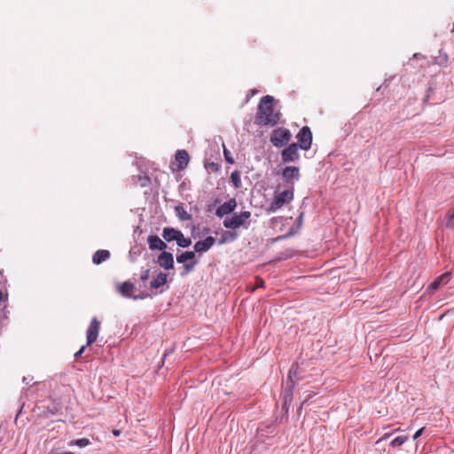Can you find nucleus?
<instances>
[{
	"label": "nucleus",
	"instance_id": "4468645a",
	"mask_svg": "<svg viewBox=\"0 0 454 454\" xmlns=\"http://www.w3.org/2000/svg\"><path fill=\"white\" fill-rule=\"evenodd\" d=\"M176 160L178 163V168L184 169L187 167L189 162V154L184 150H178L176 153Z\"/></svg>",
	"mask_w": 454,
	"mask_h": 454
},
{
	"label": "nucleus",
	"instance_id": "a878e982",
	"mask_svg": "<svg viewBox=\"0 0 454 454\" xmlns=\"http://www.w3.org/2000/svg\"><path fill=\"white\" fill-rule=\"evenodd\" d=\"M407 441V436L400 435L395 437L391 442L390 445L393 447H398L403 445Z\"/></svg>",
	"mask_w": 454,
	"mask_h": 454
},
{
	"label": "nucleus",
	"instance_id": "c85d7f7f",
	"mask_svg": "<svg viewBox=\"0 0 454 454\" xmlns=\"http://www.w3.org/2000/svg\"><path fill=\"white\" fill-rule=\"evenodd\" d=\"M150 277V270L149 269H146L145 270L143 271L141 277H140V279L145 282Z\"/></svg>",
	"mask_w": 454,
	"mask_h": 454
},
{
	"label": "nucleus",
	"instance_id": "f03ea898",
	"mask_svg": "<svg viewBox=\"0 0 454 454\" xmlns=\"http://www.w3.org/2000/svg\"><path fill=\"white\" fill-rule=\"evenodd\" d=\"M251 213L249 211H243L239 214H233L231 216L225 217L223 225L227 229L236 230L240 227L247 229L249 226V218Z\"/></svg>",
	"mask_w": 454,
	"mask_h": 454
},
{
	"label": "nucleus",
	"instance_id": "1a4fd4ad",
	"mask_svg": "<svg viewBox=\"0 0 454 454\" xmlns=\"http://www.w3.org/2000/svg\"><path fill=\"white\" fill-rule=\"evenodd\" d=\"M236 207H237L236 200L231 199L217 207V209L215 211V215L217 217L222 218L224 215H227L232 213L235 210Z\"/></svg>",
	"mask_w": 454,
	"mask_h": 454
},
{
	"label": "nucleus",
	"instance_id": "393cba45",
	"mask_svg": "<svg viewBox=\"0 0 454 454\" xmlns=\"http://www.w3.org/2000/svg\"><path fill=\"white\" fill-rule=\"evenodd\" d=\"M90 444V442L87 438L77 439L69 442V445H76L80 448H84Z\"/></svg>",
	"mask_w": 454,
	"mask_h": 454
},
{
	"label": "nucleus",
	"instance_id": "7c9ffc66",
	"mask_svg": "<svg viewBox=\"0 0 454 454\" xmlns=\"http://www.w3.org/2000/svg\"><path fill=\"white\" fill-rule=\"evenodd\" d=\"M424 431V427L419 429L413 435V440L418 439L419 436H421L422 433Z\"/></svg>",
	"mask_w": 454,
	"mask_h": 454
},
{
	"label": "nucleus",
	"instance_id": "9d476101",
	"mask_svg": "<svg viewBox=\"0 0 454 454\" xmlns=\"http://www.w3.org/2000/svg\"><path fill=\"white\" fill-rule=\"evenodd\" d=\"M282 176L286 183L294 184L300 178L299 168L294 166L286 167L283 169Z\"/></svg>",
	"mask_w": 454,
	"mask_h": 454
},
{
	"label": "nucleus",
	"instance_id": "f704fd0d",
	"mask_svg": "<svg viewBox=\"0 0 454 454\" xmlns=\"http://www.w3.org/2000/svg\"><path fill=\"white\" fill-rule=\"evenodd\" d=\"M114 435H119V431L114 430Z\"/></svg>",
	"mask_w": 454,
	"mask_h": 454
},
{
	"label": "nucleus",
	"instance_id": "b1692460",
	"mask_svg": "<svg viewBox=\"0 0 454 454\" xmlns=\"http://www.w3.org/2000/svg\"><path fill=\"white\" fill-rule=\"evenodd\" d=\"M231 180L235 188H239L241 185L240 174L239 171H233L231 175Z\"/></svg>",
	"mask_w": 454,
	"mask_h": 454
},
{
	"label": "nucleus",
	"instance_id": "2f4dec72",
	"mask_svg": "<svg viewBox=\"0 0 454 454\" xmlns=\"http://www.w3.org/2000/svg\"><path fill=\"white\" fill-rule=\"evenodd\" d=\"M86 346H82L75 354L74 356L77 358L82 356V354L84 352Z\"/></svg>",
	"mask_w": 454,
	"mask_h": 454
},
{
	"label": "nucleus",
	"instance_id": "aec40b11",
	"mask_svg": "<svg viewBox=\"0 0 454 454\" xmlns=\"http://www.w3.org/2000/svg\"><path fill=\"white\" fill-rule=\"evenodd\" d=\"M175 213L176 215L181 220V221H187L191 219V215L187 213V211L184 209V207L182 205H177L175 207Z\"/></svg>",
	"mask_w": 454,
	"mask_h": 454
},
{
	"label": "nucleus",
	"instance_id": "ddd939ff",
	"mask_svg": "<svg viewBox=\"0 0 454 454\" xmlns=\"http://www.w3.org/2000/svg\"><path fill=\"white\" fill-rule=\"evenodd\" d=\"M147 242L150 249L152 250H160L163 252L167 248V244L156 235H150L147 239Z\"/></svg>",
	"mask_w": 454,
	"mask_h": 454
},
{
	"label": "nucleus",
	"instance_id": "bb28decb",
	"mask_svg": "<svg viewBox=\"0 0 454 454\" xmlns=\"http://www.w3.org/2000/svg\"><path fill=\"white\" fill-rule=\"evenodd\" d=\"M446 226H448V227H453L454 226V211L453 212H450L448 214V219H447Z\"/></svg>",
	"mask_w": 454,
	"mask_h": 454
},
{
	"label": "nucleus",
	"instance_id": "4be33fe9",
	"mask_svg": "<svg viewBox=\"0 0 454 454\" xmlns=\"http://www.w3.org/2000/svg\"><path fill=\"white\" fill-rule=\"evenodd\" d=\"M237 238V234L236 233H233V232H231V231H225L221 239H219V244H224L225 242H228V241H233L234 239H236Z\"/></svg>",
	"mask_w": 454,
	"mask_h": 454
},
{
	"label": "nucleus",
	"instance_id": "f3484780",
	"mask_svg": "<svg viewBox=\"0 0 454 454\" xmlns=\"http://www.w3.org/2000/svg\"><path fill=\"white\" fill-rule=\"evenodd\" d=\"M168 275L163 272L158 273L156 277L151 281V287L157 289L167 283Z\"/></svg>",
	"mask_w": 454,
	"mask_h": 454
},
{
	"label": "nucleus",
	"instance_id": "5701e85b",
	"mask_svg": "<svg viewBox=\"0 0 454 454\" xmlns=\"http://www.w3.org/2000/svg\"><path fill=\"white\" fill-rule=\"evenodd\" d=\"M176 243L180 247H188L192 244V240L184 236L182 232H180L178 238L176 239Z\"/></svg>",
	"mask_w": 454,
	"mask_h": 454
},
{
	"label": "nucleus",
	"instance_id": "a211bd4d",
	"mask_svg": "<svg viewBox=\"0 0 454 454\" xmlns=\"http://www.w3.org/2000/svg\"><path fill=\"white\" fill-rule=\"evenodd\" d=\"M110 257V253L107 250H98L93 257L92 261L95 264H100L104 261L107 260Z\"/></svg>",
	"mask_w": 454,
	"mask_h": 454
},
{
	"label": "nucleus",
	"instance_id": "473e14b6",
	"mask_svg": "<svg viewBox=\"0 0 454 454\" xmlns=\"http://www.w3.org/2000/svg\"><path fill=\"white\" fill-rule=\"evenodd\" d=\"M389 435H390V434H384V435H383V436H382V437H381V438L377 442V443H379L380 442H381V441H383V440L387 439V437H389Z\"/></svg>",
	"mask_w": 454,
	"mask_h": 454
},
{
	"label": "nucleus",
	"instance_id": "0eeeda50",
	"mask_svg": "<svg viewBox=\"0 0 454 454\" xmlns=\"http://www.w3.org/2000/svg\"><path fill=\"white\" fill-rule=\"evenodd\" d=\"M297 372H298V364H294L289 370L288 378L286 380V390H285V393H286L285 398L286 399L287 398V396L290 398L292 396L293 388L294 387V385H295V381H294V378L296 377Z\"/></svg>",
	"mask_w": 454,
	"mask_h": 454
},
{
	"label": "nucleus",
	"instance_id": "cd10ccee",
	"mask_svg": "<svg viewBox=\"0 0 454 454\" xmlns=\"http://www.w3.org/2000/svg\"><path fill=\"white\" fill-rule=\"evenodd\" d=\"M223 154L227 162L231 164L234 162L232 157L231 156V153L225 147L223 148Z\"/></svg>",
	"mask_w": 454,
	"mask_h": 454
},
{
	"label": "nucleus",
	"instance_id": "423d86ee",
	"mask_svg": "<svg viewBox=\"0 0 454 454\" xmlns=\"http://www.w3.org/2000/svg\"><path fill=\"white\" fill-rule=\"evenodd\" d=\"M298 148L299 146L296 143H293L285 148L281 153L282 160L284 162H294L298 160L300 157Z\"/></svg>",
	"mask_w": 454,
	"mask_h": 454
},
{
	"label": "nucleus",
	"instance_id": "2eb2a0df",
	"mask_svg": "<svg viewBox=\"0 0 454 454\" xmlns=\"http://www.w3.org/2000/svg\"><path fill=\"white\" fill-rule=\"evenodd\" d=\"M180 232V231H177L174 228H164L162 231V237L168 242L174 240L176 241V239L178 238Z\"/></svg>",
	"mask_w": 454,
	"mask_h": 454
},
{
	"label": "nucleus",
	"instance_id": "c756f323",
	"mask_svg": "<svg viewBox=\"0 0 454 454\" xmlns=\"http://www.w3.org/2000/svg\"><path fill=\"white\" fill-rule=\"evenodd\" d=\"M195 263L196 262L184 264V272L188 273V272L192 271L194 268Z\"/></svg>",
	"mask_w": 454,
	"mask_h": 454
},
{
	"label": "nucleus",
	"instance_id": "72a5a7b5",
	"mask_svg": "<svg viewBox=\"0 0 454 454\" xmlns=\"http://www.w3.org/2000/svg\"><path fill=\"white\" fill-rule=\"evenodd\" d=\"M71 452H65V453H57L55 451H51L50 453L48 454H70Z\"/></svg>",
	"mask_w": 454,
	"mask_h": 454
},
{
	"label": "nucleus",
	"instance_id": "20e7f679",
	"mask_svg": "<svg viewBox=\"0 0 454 454\" xmlns=\"http://www.w3.org/2000/svg\"><path fill=\"white\" fill-rule=\"evenodd\" d=\"M291 138V132L285 128H278L275 129L271 135L270 141L276 147H282Z\"/></svg>",
	"mask_w": 454,
	"mask_h": 454
},
{
	"label": "nucleus",
	"instance_id": "6e6552de",
	"mask_svg": "<svg viewBox=\"0 0 454 454\" xmlns=\"http://www.w3.org/2000/svg\"><path fill=\"white\" fill-rule=\"evenodd\" d=\"M100 327V322L97 317H93L87 330V345L92 344L98 338Z\"/></svg>",
	"mask_w": 454,
	"mask_h": 454
},
{
	"label": "nucleus",
	"instance_id": "7ed1b4c3",
	"mask_svg": "<svg viewBox=\"0 0 454 454\" xmlns=\"http://www.w3.org/2000/svg\"><path fill=\"white\" fill-rule=\"evenodd\" d=\"M294 199V189H287L283 192H276L273 200L271 201L269 210L275 212L281 208L284 205L288 204Z\"/></svg>",
	"mask_w": 454,
	"mask_h": 454
},
{
	"label": "nucleus",
	"instance_id": "412c9836",
	"mask_svg": "<svg viewBox=\"0 0 454 454\" xmlns=\"http://www.w3.org/2000/svg\"><path fill=\"white\" fill-rule=\"evenodd\" d=\"M195 257V252L187 251L176 256V262L178 263H184L189 260H193Z\"/></svg>",
	"mask_w": 454,
	"mask_h": 454
},
{
	"label": "nucleus",
	"instance_id": "f8f14e48",
	"mask_svg": "<svg viewBox=\"0 0 454 454\" xmlns=\"http://www.w3.org/2000/svg\"><path fill=\"white\" fill-rule=\"evenodd\" d=\"M215 238L209 236L206 238L204 240L197 241L194 244V250L195 252L202 253L207 252L209 248L213 247L215 244Z\"/></svg>",
	"mask_w": 454,
	"mask_h": 454
},
{
	"label": "nucleus",
	"instance_id": "6ab92c4d",
	"mask_svg": "<svg viewBox=\"0 0 454 454\" xmlns=\"http://www.w3.org/2000/svg\"><path fill=\"white\" fill-rule=\"evenodd\" d=\"M450 272H446V273L441 275L433 283L430 284V286H428V289L432 292L436 290L440 286L442 282H443V281L447 282V279L450 278Z\"/></svg>",
	"mask_w": 454,
	"mask_h": 454
},
{
	"label": "nucleus",
	"instance_id": "39448f33",
	"mask_svg": "<svg viewBox=\"0 0 454 454\" xmlns=\"http://www.w3.org/2000/svg\"><path fill=\"white\" fill-rule=\"evenodd\" d=\"M296 137L300 143L298 146H300L301 149L306 151L310 148L312 142V133L309 127H302V129L297 134Z\"/></svg>",
	"mask_w": 454,
	"mask_h": 454
},
{
	"label": "nucleus",
	"instance_id": "f257e3e1",
	"mask_svg": "<svg viewBox=\"0 0 454 454\" xmlns=\"http://www.w3.org/2000/svg\"><path fill=\"white\" fill-rule=\"evenodd\" d=\"M273 97H263L259 105L256 114V121L260 125H275L279 121V113L273 106Z\"/></svg>",
	"mask_w": 454,
	"mask_h": 454
},
{
	"label": "nucleus",
	"instance_id": "dca6fc26",
	"mask_svg": "<svg viewBox=\"0 0 454 454\" xmlns=\"http://www.w3.org/2000/svg\"><path fill=\"white\" fill-rule=\"evenodd\" d=\"M134 285L130 282H124L122 285L119 286L120 294L124 297H132V293L134 290ZM134 299H137V296H133Z\"/></svg>",
	"mask_w": 454,
	"mask_h": 454
},
{
	"label": "nucleus",
	"instance_id": "9b49d317",
	"mask_svg": "<svg viewBox=\"0 0 454 454\" xmlns=\"http://www.w3.org/2000/svg\"><path fill=\"white\" fill-rule=\"evenodd\" d=\"M157 262L160 267L165 270H170L174 267V258L171 253L163 251L157 259Z\"/></svg>",
	"mask_w": 454,
	"mask_h": 454
}]
</instances>
